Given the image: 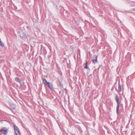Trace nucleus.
I'll use <instances>...</instances> for the list:
<instances>
[{
	"instance_id": "1",
	"label": "nucleus",
	"mask_w": 135,
	"mask_h": 135,
	"mask_svg": "<svg viewBox=\"0 0 135 135\" xmlns=\"http://www.w3.org/2000/svg\"><path fill=\"white\" fill-rule=\"evenodd\" d=\"M115 100L117 103L116 107V113L117 114L118 113L119 109V108L120 105L121 103L119 101V97L117 94H116L115 97Z\"/></svg>"
},
{
	"instance_id": "2",
	"label": "nucleus",
	"mask_w": 135,
	"mask_h": 135,
	"mask_svg": "<svg viewBox=\"0 0 135 135\" xmlns=\"http://www.w3.org/2000/svg\"><path fill=\"white\" fill-rule=\"evenodd\" d=\"M13 126L14 129L15 133V135H20V134L18 127L15 125H14Z\"/></svg>"
},
{
	"instance_id": "3",
	"label": "nucleus",
	"mask_w": 135,
	"mask_h": 135,
	"mask_svg": "<svg viewBox=\"0 0 135 135\" xmlns=\"http://www.w3.org/2000/svg\"><path fill=\"white\" fill-rule=\"evenodd\" d=\"M7 132L8 130L6 127H3L1 129V132L4 135H6L7 134Z\"/></svg>"
},
{
	"instance_id": "4",
	"label": "nucleus",
	"mask_w": 135,
	"mask_h": 135,
	"mask_svg": "<svg viewBox=\"0 0 135 135\" xmlns=\"http://www.w3.org/2000/svg\"><path fill=\"white\" fill-rule=\"evenodd\" d=\"M9 108L10 109H15V105L12 103H10L9 104Z\"/></svg>"
},
{
	"instance_id": "5",
	"label": "nucleus",
	"mask_w": 135,
	"mask_h": 135,
	"mask_svg": "<svg viewBox=\"0 0 135 135\" xmlns=\"http://www.w3.org/2000/svg\"><path fill=\"white\" fill-rule=\"evenodd\" d=\"M93 59L92 61L94 63H96L97 62V55H94L93 56Z\"/></svg>"
},
{
	"instance_id": "6",
	"label": "nucleus",
	"mask_w": 135,
	"mask_h": 135,
	"mask_svg": "<svg viewBox=\"0 0 135 135\" xmlns=\"http://www.w3.org/2000/svg\"><path fill=\"white\" fill-rule=\"evenodd\" d=\"M46 85L47 86L51 89H53V86L52 84L51 83L49 82L47 84H46Z\"/></svg>"
},
{
	"instance_id": "7",
	"label": "nucleus",
	"mask_w": 135,
	"mask_h": 135,
	"mask_svg": "<svg viewBox=\"0 0 135 135\" xmlns=\"http://www.w3.org/2000/svg\"><path fill=\"white\" fill-rule=\"evenodd\" d=\"M118 91L119 92H120L121 91V85L120 84V81H119L118 83Z\"/></svg>"
},
{
	"instance_id": "8",
	"label": "nucleus",
	"mask_w": 135,
	"mask_h": 135,
	"mask_svg": "<svg viewBox=\"0 0 135 135\" xmlns=\"http://www.w3.org/2000/svg\"><path fill=\"white\" fill-rule=\"evenodd\" d=\"M49 82H47L46 79H44L43 80V83L45 85H46Z\"/></svg>"
},
{
	"instance_id": "9",
	"label": "nucleus",
	"mask_w": 135,
	"mask_h": 135,
	"mask_svg": "<svg viewBox=\"0 0 135 135\" xmlns=\"http://www.w3.org/2000/svg\"><path fill=\"white\" fill-rule=\"evenodd\" d=\"M15 81H17V82H19L20 83V81L19 80V79L18 77L15 78Z\"/></svg>"
},
{
	"instance_id": "10",
	"label": "nucleus",
	"mask_w": 135,
	"mask_h": 135,
	"mask_svg": "<svg viewBox=\"0 0 135 135\" xmlns=\"http://www.w3.org/2000/svg\"><path fill=\"white\" fill-rule=\"evenodd\" d=\"M87 64H88L87 62H86V64H85V65L84 68L85 69H89V68H88V67L87 66Z\"/></svg>"
},
{
	"instance_id": "11",
	"label": "nucleus",
	"mask_w": 135,
	"mask_h": 135,
	"mask_svg": "<svg viewBox=\"0 0 135 135\" xmlns=\"http://www.w3.org/2000/svg\"><path fill=\"white\" fill-rule=\"evenodd\" d=\"M0 45L2 47H3L4 46L3 44L1 42H1H0Z\"/></svg>"
},
{
	"instance_id": "12",
	"label": "nucleus",
	"mask_w": 135,
	"mask_h": 135,
	"mask_svg": "<svg viewBox=\"0 0 135 135\" xmlns=\"http://www.w3.org/2000/svg\"><path fill=\"white\" fill-rule=\"evenodd\" d=\"M60 87H61V88L62 89H63V85L61 83H60Z\"/></svg>"
},
{
	"instance_id": "13",
	"label": "nucleus",
	"mask_w": 135,
	"mask_h": 135,
	"mask_svg": "<svg viewBox=\"0 0 135 135\" xmlns=\"http://www.w3.org/2000/svg\"><path fill=\"white\" fill-rule=\"evenodd\" d=\"M22 33L20 34V35L21 37L23 38L22 36Z\"/></svg>"
},
{
	"instance_id": "14",
	"label": "nucleus",
	"mask_w": 135,
	"mask_h": 135,
	"mask_svg": "<svg viewBox=\"0 0 135 135\" xmlns=\"http://www.w3.org/2000/svg\"><path fill=\"white\" fill-rule=\"evenodd\" d=\"M1 42V41H0V42Z\"/></svg>"
}]
</instances>
